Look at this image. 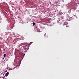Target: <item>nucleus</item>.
<instances>
[{
  "label": "nucleus",
  "instance_id": "f257e3e1",
  "mask_svg": "<svg viewBox=\"0 0 79 79\" xmlns=\"http://www.w3.org/2000/svg\"><path fill=\"white\" fill-rule=\"evenodd\" d=\"M25 48L23 50H25L24 52H26L27 50H29V44H25Z\"/></svg>",
  "mask_w": 79,
  "mask_h": 79
},
{
  "label": "nucleus",
  "instance_id": "f03ea898",
  "mask_svg": "<svg viewBox=\"0 0 79 79\" xmlns=\"http://www.w3.org/2000/svg\"><path fill=\"white\" fill-rule=\"evenodd\" d=\"M8 74H9V73L7 72L5 74L6 76H8Z\"/></svg>",
  "mask_w": 79,
  "mask_h": 79
},
{
  "label": "nucleus",
  "instance_id": "7ed1b4c3",
  "mask_svg": "<svg viewBox=\"0 0 79 79\" xmlns=\"http://www.w3.org/2000/svg\"><path fill=\"white\" fill-rule=\"evenodd\" d=\"M35 23L34 22H33V25L34 26H35Z\"/></svg>",
  "mask_w": 79,
  "mask_h": 79
},
{
  "label": "nucleus",
  "instance_id": "20e7f679",
  "mask_svg": "<svg viewBox=\"0 0 79 79\" xmlns=\"http://www.w3.org/2000/svg\"><path fill=\"white\" fill-rule=\"evenodd\" d=\"M69 25H67L66 26V27H69Z\"/></svg>",
  "mask_w": 79,
  "mask_h": 79
},
{
  "label": "nucleus",
  "instance_id": "39448f33",
  "mask_svg": "<svg viewBox=\"0 0 79 79\" xmlns=\"http://www.w3.org/2000/svg\"><path fill=\"white\" fill-rule=\"evenodd\" d=\"M6 56V54H4V58H5V57Z\"/></svg>",
  "mask_w": 79,
  "mask_h": 79
},
{
  "label": "nucleus",
  "instance_id": "423d86ee",
  "mask_svg": "<svg viewBox=\"0 0 79 79\" xmlns=\"http://www.w3.org/2000/svg\"><path fill=\"white\" fill-rule=\"evenodd\" d=\"M66 24H67L66 23H64V24L63 25L64 26H65V25H66Z\"/></svg>",
  "mask_w": 79,
  "mask_h": 79
},
{
  "label": "nucleus",
  "instance_id": "0eeeda50",
  "mask_svg": "<svg viewBox=\"0 0 79 79\" xmlns=\"http://www.w3.org/2000/svg\"><path fill=\"white\" fill-rule=\"evenodd\" d=\"M45 35H46V33H45V34H44V36H45Z\"/></svg>",
  "mask_w": 79,
  "mask_h": 79
},
{
  "label": "nucleus",
  "instance_id": "6e6552de",
  "mask_svg": "<svg viewBox=\"0 0 79 79\" xmlns=\"http://www.w3.org/2000/svg\"><path fill=\"white\" fill-rule=\"evenodd\" d=\"M10 69V70H12V69Z\"/></svg>",
  "mask_w": 79,
  "mask_h": 79
},
{
  "label": "nucleus",
  "instance_id": "1a4fd4ad",
  "mask_svg": "<svg viewBox=\"0 0 79 79\" xmlns=\"http://www.w3.org/2000/svg\"><path fill=\"white\" fill-rule=\"evenodd\" d=\"M6 79V78H5V79Z\"/></svg>",
  "mask_w": 79,
  "mask_h": 79
}]
</instances>
